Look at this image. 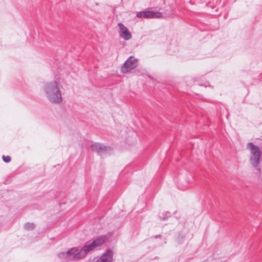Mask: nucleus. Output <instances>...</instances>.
Listing matches in <instances>:
<instances>
[{
    "instance_id": "10",
    "label": "nucleus",
    "mask_w": 262,
    "mask_h": 262,
    "mask_svg": "<svg viewBox=\"0 0 262 262\" xmlns=\"http://www.w3.org/2000/svg\"><path fill=\"white\" fill-rule=\"evenodd\" d=\"M25 228L27 230H31L34 228V225L33 223H27L25 225Z\"/></svg>"
},
{
    "instance_id": "3",
    "label": "nucleus",
    "mask_w": 262,
    "mask_h": 262,
    "mask_svg": "<svg viewBox=\"0 0 262 262\" xmlns=\"http://www.w3.org/2000/svg\"><path fill=\"white\" fill-rule=\"evenodd\" d=\"M247 146L250 149L251 154L250 159V163L253 167H256L259 163L261 151L258 147L252 142L249 143Z\"/></svg>"
},
{
    "instance_id": "8",
    "label": "nucleus",
    "mask_w": 262,
    "mask_h": 262,
    "mask_svg": "<svg viewBox=\"0 0 262 262\" xmlns=\"http://www.w3.org/2000/svg\"><path fill=\"white\" fill-rule=\"evenodd\" d=\"M113 252L111 250H108L102 255L97 258L95 262H112Z\"/></svg>"
},
{
    "instance_id": "1",
    "label": "nucleus",
    "mask_w": 262,
    "mask_h": 262,
    "mask_svg": "<svg viewBox=\"0 0 262 262\" xmlns=\"http://www.w3.org/2000/svg\"><path fill=\"white\" fill-rule=\"evenodd\" d=\"M95 248L91 242L86 244L80 249L74 247L70 249L66 252H61L59 253L58 256L63 262L78 260L83 258L89 252L93 251Z\"/></svg>"
},
{
    "instance_id": "7",
    "label": "nucleus",
    "mask_w": 262,
    "mask_h": 262,
    "mask_svg": "<svg viewBox=\"0 0 262 262\" xmlns=\"http://www.w3.org/2000/svg\"><path fill=\"white\" fill-rule=\"evenodd\" d=\"M118 27L120 30V37L125 40H127L132 38V34L128 29L122 23H119Z\"/></svg>"
},
{
    "instance_id": "9",
    "label": "nucleus",
    "mask_w": 262,
    "mask_h": 262,
    "mask_svg": "<svg viewBox=\"0 0 262 262\" xmlns=\"http://www.w3.org/2000/svg\"><path fill=\"white\" fill-rule=\"evenodd\" d=\"M106 239L107 237L105 235H102L99 236L95 239H94L92 242V243L93 244L95 248H97L98 247L102 246L105 243Z\"/></svg>"
},
{
    "instance_id": "12",
    "label": "nucleus",
    "mask_w": 262,
    "mask_h": 262,
    "mask_svg": "<svg viewBox=\"0 0 262 262\" xmlns=\"http://www.w3.org/2000/svg\"><path fill=\"white\" fill-rule=\"evenodd\" d=\"M160 236H161L160 235H158L155 236V238L160 237Z\"/></svg>"
},
{
    "instance_id": "2",
    "label": "nucleus",
    "mask_w": 262,
    "mask_h": 262,
    "mask_svg": "<svg viewBox=\"0 0 262 262\" xmlns=\"http://www.w3.org/2000/svg\"><path fill=\"white\" fill-rule=\"evenodd\" d=\"M44 92L47 98L52 103L58 104L62 102V95L57 81H52L45 84Z\"/></svg>"
},
{
    "instance_id": "11",
    "label": "nucleus",
    "mask_w": 262,
    "mask_h": 262,
    "mask_svg": "<svg viewBox=\"0 0 262 262\" xmlns=\"http://www.w3.org/2000/svg\"><path fill=\"white\" fill-rule=\"evenodd\" d=\"M2 159H3V160L6 163H8V162H10V161L11 160V157L9 156H5L3 155L2 157Z\"/></svg>"
},
{
    "instance_id": "5",
    "label": "nucleus",
    "mask_w": 262,
    "mask_h": 262,
    "mask_svg": "<svg viewBox=\"0 0 262 262\" xmlns=\"http://www.w3.org/2000/svg\"><path fill=\"white\" fill-rule=\"evenodd\" d=\"M136 16L138 18H158L162 17V14L158 11L145 10L138 12Z\"/></svg>"
},
{
    "instance_id": "4",
    "label": "nucleus",
    "mask_w": 262,
    "mask_h": 262,
    "mask_svg": "<svg viewBox=\"0 0 262 262\" xmlns=\"http://www.w3.org/2000/svg\"><path fill=\"white\" fill-rule=\"evenodd\" d=\"M138 66V60L133 56H130L121 67V72L127 73Z\"/></svg>"
},
{
    "instance_id": "6",
    "label": "nucleus",
    "mask_w": 262,
    "mask_h": 262,
    "mask_svg": "<svg viewBox=\"0 0 262 262\" xmlns=\"http://www.w3.org/2000/svg\"><path fill=\"white\" fill-rule=\"evenodd\" d=\"M91 147L92 148L93 151L96 152L100 155L109 153L111 151L110 147L104 146V145L99 143H95L92 144Z\"/></svg>"
},
{
    "instance_id": "13",
    "label": "nucleus",
    "mask_w": 262,
    "mask_h": 262,
    "mask_svg": "<svg viewBox=\"0 0 262 262\" xmlns=\"http://www.w3.org/2000/svg\"><path fill=\"white\" fill-rule=\"evenodd\" d=\"M258 170L259 172L260 171V169H258Z\"/></svg>"
}]
</instances>
